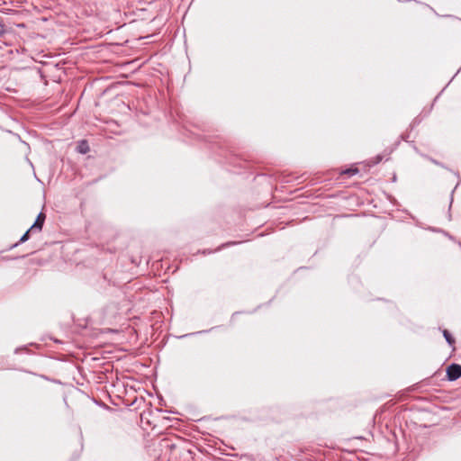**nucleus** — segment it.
<instances>
[{
  "label": "nucleus",
  "instance_id": "f257e3e1",
  "mask_svg": "<svg viewBox=\"0 0 461 461\" xmlns=\"http://www.w3.org/2000/svg\"><path fill=\"white\" fill-rule=\"evenodd\" d=\"M461 377V366L452 363L447 367V378L448 381H456Z\"/></svg>",
  "mask_w": 461,
  "mask_h": 461
},
{
  "label": "nucleus",
  "instance_id": "0eeeda50",
  "mask_svg": "<svg viewBox=\"0 0 461 461\" xmlns=\"http://www.w3.org/2000/svg\"><path fill=\"white\" fill-rule=\"evenodd\" d=\"M236 244V242H228L225 244H222L217 250H220L221 248L229 247L230 245Z\"/></svg>",
  "mask_w": 461,
  "mask_h": 461
},
{
  "label": "nucleus",
  "instance_id": "f03ea898",
  "mask_svg": "<svg viewBox=\"0 0 461 461\" xmlns=\"http://www.w3.org/2000/svg\"><path fill=\"white\" fill-rule=\"evenodd\" d=\"M45 219L46 215L43 212H40L34 223L31 226V230H33L34 231H41L42 230Z\"/></svg>",
  "mask_w": 461,
  "mask_h": 461
},
{
  "label": "nucleus",
  "instance_id": "7ed1b4c3",
  "mask_svg": "<svg viewBox=\"0 0 461 461\" xmlns=\"http://www.w3.org/2000/svg\"><path fill=\"white\" fill-rule=\"evenodd\" d=\"M443 333V336L446 339V341L447 342V344L450 346V347H454L455 343H456V340L455 339L453 338V336L451 335V333L447 330H444L442 331Z\"/></svg>",
  "mask_w": 461,
  "mask_h": 461
},
{
  "label": "nucleus",
  "instance_id": "6e6552de",
  "mask_svg": "<svg viewBox=\"0 0 461 461\" xmlns=\"http://www.w3.org/2000/svg\"><path fill=\"white\" fill-rule=\"evenodd\" d=\"M430 161L432 163H434L435 165H438V166H442L438 161H437L436 159H433V158H430Z\"/></svg>",
  "mask_w": 461,
  "mask_h": 461
},
{
  "label": "nucleus",
  "instance_id": "39448f33",
  "mask_svg": "<svg viewBox=\"0 0 461 461\" xmlns=\"http://www.w3.org/2000/svg\"><path fill=\"white\" fill-rule=\"evenodd\" d=\"M89 150V147L86 143V141H82L81 144L78 146V151L82 154L87 153Z\"/></svg>",
  "mask_w": 461,
  "mask_h": 461
},
{
  "label": "nucleus",
  "instance_id": "423d86ee",
  "mask_svg": "<svg viewBox=\"0 0 461 461\" xmlns=\"http://www.w3.org/2000/svg\"><path fill=\"white\" fill-rule=\"evenodd\" d=\"M358 172H359V170L357 167H352V168L346 169L345 171L342 172V174L351 176L357 174Z\"/></svg>",
  "mask_w": 461,
  "mask_h": 461
},
{
  "label": "nucleus",
  "instance_id": "20e7f679",
  "mask_svg": "<svg viewBox=\"0 0 461 461\" xmlns=\"http://www.w3.org/2000/svg\"><path fill=\"white\" fill-rule=\"evenodd\" d=\"M33 231H34V230H31V228H30L29 230H27L25 231V233L21 237L20 240H19L17 243L14 244V245L12 246V248L17 247L19 244H21V243H23V242L27 241V240L30 239V233H31V232H33Z\"/></svg>",
  "mask_w": 461,
  "mask_h": 461
}]
</instances>
